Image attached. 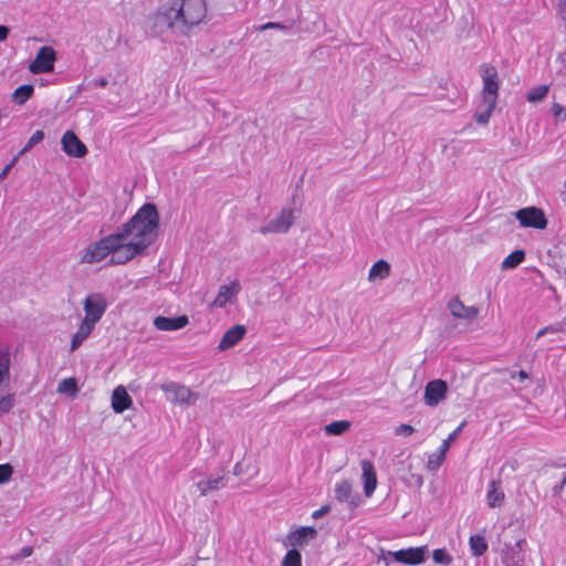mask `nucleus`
Masks as SVG:
<instances>
[{
    "mask_svg": "<svg viewBox=\"0 0 566 566\" xmlns=\"http://www.w3.org/2000/svg\"><path fill=\"white\" fill-rule=\"evenodd\" d=\"M159 213L154 203L143 205L117 232L87 245L80 262L94 264L112 255L109 263L125 264L142 255L155 242Z\"/></svg>",
    "mask_w": 566,
    "mask_h": 566,
    "instance_id": "f257e3e1",
    "label": "nucleus"
},
{
    "mask_svg": "<svg viewBox=\"0 0 566 566\" xmlns=\"http://www.w3.org/2000/svg\"><path fill=\"white\" fill-rule=\"evenodd\" d=\"M207 12L206 0H171L149 15L150 29L155 35L170 31L187 36L205 22Z\"/></svg>",
    "mask_w": 566,
    "mask_h": 566,
    "instance_id": "f03ea898",
    "label": "nucleus"
},
{
    "mask_svg": "<svg viewBox=\"0 0 566 566\" xmlns=\"http://www.w3.org/2000/svg\"><path fill=\"white\" fill-rule=\"evenodd\" d=\"M108 307V302L104 294L92 293L86 296L83 302V310L85 313L84 321L90 322L94 325L101 321Z\"/></svg>",
    "mask_w": 566,
    "mask_h": 566,
    "instance_id": "7ed1b4c3",
    "label": "nucleus"
},
{
    "mask_svg": "<svg viewBox=\"0 0 566 566\" xmlns=\"http://www.w3.org/2000/svg\"><path fill=\"white\" fill-rule=\"evenodd\" d=\"M161 389L167 395V399L172 403L190 406L199 398L198 392H193L187 386L174 381L164 384Z\"/></svg>",
    "mask_w": 566,
    "mask_h": 566,
    "instance_id": "20e7f679",
    "label": "nucleus"
},
{
    "mask_svg": "<svg viewBox=\"0 0 566 566\" xmlns=\"http://www.w3.org/2000/svg\"><path fill=\"white\" fill-rule=\"evenodd\" d=\"M295 221L294 210L284 208L277 216L271 219L265 226L260 228V233H286Z\"/></svg>",
    "mask_w": 566,
    "mask_h": 566,
    "instance_id": "39448f33",
    "label": "nucleus"
},
{
    "mask_svg": "<svg viewBox=\"0 0 566 566\" xmlns=\"http://www.w3.org/2000/svg\"><path fill=\"white\" fill-rule=\"evenodd\" d=\"M515 217L520 224L524 228H534L543 230L547 227V219L542 209L536 207H527L515 212Z\"/></svg>",
    "mask_w": 566,
    "mask_h": 566,
    "instance_id": "423d86ee",
    "label": "nucleus"
},
{
    "mask_svg": "<svg viewBox=\"0 0 566 566\" xmlns=\"http://www.w3.org/2000/svg\"><path fill=\"white\" fill-rule=\"evenodd\" d=\"M56 52L52 46H42L38 51L35 59L30 63L29 71L32 74L49 73L54 69Z\"/></svg>",
    "mask_w": 566,
    "mask_h": 566,
    "instance_id": "0eeeda50",
    "label": "nucleus"
},
{
    "mask_svg": "<svg viewBox=\"0 0 566 566\" xmlns=\"http://www.w3.org/2000/svg\"><path fill=\"white\" fill-rule=\"evenodd\" d=\"M480 74L483 80V99L489 101L492 99L493 97L494 103H496L499 91L496 69L491 64H483L480 67Z\"/></svg>",
    "mask_w": 566,
    "mask_h": 566,
    "instance_id": "6e6552de",
    "label": "nucleus"
},
{
    "mask_svg": "<svg viewBox=\"0 0 566 566\" xmlns=\"http://www.w3.org/2000/svg\"><path fill=\"white\" fill-rule=\"evenodd\" d=\"M463 427L464 422H462L453 432L449 434L447 439L442 441L437 452L429 455L427 462L428 470L436 471L441 467L442 462L446 459V453L448 452L451 443L457 439L459 433L462 431Z\"/></svg>",
    "mask_w": 566,
    "mask_h": 566,
    "instance_id": "1a4fd4ad",
    "label": "nucleus"
},
{
    "mask_svg": "<svg viewBox=\"0 0 566 566\" xmlns=\"http://www.w3.org/2000/svg\"><path fill=\"white\" fill-rule=\"evenodd\" d=\"M448 386L442 379L429 381L424 387L423 399L427 406H438L447 396Z\"/></svg>",
    "mask_w": 566,
    "mask_h": 566,
    "instance_id": "9d476101",
    "label": "nucleus"
},
{
    "mask_svg": "<svg viewBox=\"0 0 566 566\" xmlns=\"http://www.w3.org/2000/svg\"><path fill=\"white\" fill-rule=\"evenodd\" d=\"M426 546L409 547L406 549H399L397 552H387L398 563L407 565H419L426 559Z\"/></svg>",
    "mask_w": 566,
    "mask_h": 566,
    "instance_id": "9b49d317",
    "label": "nucleus"
},
{
    "mask_svg": "<svg viewBox=\"0 0 566 566\" xmlns=\"http://www.w3.org/2000/svg\"><path fill=\"white\" fill-rule=\"evenodd\" d=\"M63 151L75 158H82L87 154L85 144L72 130H66L61 139Z\"/></svg>",
    "mask_w": 566,
    "mask_h": 566,
    "instance_id": "f8f14e48",
    "label": "nucleus"
},
{
    "mask_svg": "<svg viewBox=\"0 0 566 566\" xmlns=\"http://www.w3.org/2000/svg\"><path fill=\"white\" fill-rule=\"evenodd\" d=\"M448 308L452 316L461 319L472 321L479 315L478 307L465 306L458 297H453L449 301Z\"/></svg>",
    "mask_w": 566,
    "mask_h": 566,
    "instance_id": "ddd939ff",
    "label": "nucleus"
},
{
    "mask_svg": "<svg viewBox=\"0 0 566 566\" xmlns=\"http://www.w3.org/2000/svg\"><path fill=\"white\" fill-rule=\"evenodd\" d=\"M240 292V284L238 281H233L230 284L221 285L219 292L212 303V306L224 307Z\"/></svg>",
    "mask_w": 566,
    "mask_h": 566,
    "instance_id": "4468645a",
    "label": "nucleus"
},
{
    "mask_svg": "<svg viewBox=\"0 0 566 566\" xmlns=\"http://www.w3.org/2000/svg\"><path fill=\"white\" fill-rule=\"evenodd\" d=\"M189 323L187 315H180L177 317H165L157 316L154 319V326L158 331H178L187 326Z\"/></svg>",
    "mask_w": 566,
    "mask_h": 566,
    "instance_id": "2eb2a0df",
    "label": "nucleus"
},
{
    "mask_svg": "<svg viewBox=\"0 0 566 566\" xmlns=\"http://www.w3.org/2000/svg\"><path fill=\"white\" fill-rule=\"evenodd\" d=\"M247 329L243 325H234L231 328H229L224 335L222 336L218 348L220 350L229 349L233 346H235L245 335Z\"/></svg>",
    "mask_w": 566,
    "mask_h": 566,
    "instance_id": "dca6fc26",
    "label": "nucleus"
},
{
    "mask_svg": "<svg viewBox=\"0 0 566 566\" xmlns=\"http://www.w3.org/2000/svg\"><path fill=\"white\" fill-rule=\"evenodd\" d=\"M133 403L130 396L123 386H118L112 394V408L116 413L127 410Z\"/></svg>",
    "mask_w": 566,
    "mask_h": 566,
    "instance_id": "f3484780",
    "label": "nucleus"
},
{
    "mask_svg": "<svg viewBox=\"0 0 566 566\" xmlns=\"http://www.w3.org/2000/svg\"><path fill=\"white\" fill-rule=\"evenodd\" d=\"M317 531L313 526H302L287 535V539L293 546H303L307 544L308 538H315Z\"/></svg>",
    "mask_w": 566,
    "mask_h": 566,
    "instance_id": "a211bd4d",
    "label": "nucleus"
},
{
    "mask_svg": "<svg viewBox=\"0 0 566 566\" xmlns=\"http://www.w3.org/2000/svg\"><path fill=\"white\" fill-rule=\"evenodd\" d=\"M361 470L364 478V492L367 496H370L377 485V476L374 464L368 460H364L361 461Z\"/></svg>",
    "mask_w": 566,
    "mask_h": 566,
    "instance_id": "6ab92c4d",
    "label": "nucleus"
},
{
    "mask_svg": "<svg viewBox=\"0 0 566 566\" xmlns=\"http://www.w3.org/2000/svg\"><path fill=\"white\" fill-rule=\"evenodd\" d=\"M501 481L492 480L486 492L488 505L491 509L501 507L505 500V493L501 490Z\"/></svg>",
    "mask_w": 566,
    "mask_h": 566,
    "instance_id": "aec40b11",
    "label": "nucleus"
},
{
    "mask_svg": "<svg viewBox=\"0 0 566 566\" xmlns=\"http://www.w3.org/2000/svg\"><path fill=\"white\" fill-rule=\"evenodd\" d=\"M94 328V324L82 319L81 324L77 327V331L72 336L70 350H76L83 344V342L92 334Z\"/></svg>",
    "mask_w": 566,
    "mask_h": 566,
    "instance_id": "412c9836",
    "label": "nucleus"
},
{
    "mask_svg": "<svg viewBox=\"0 0 566 566\" xmlns=\"http://www.w3.org/2000/svg\"><path fill=\"white\" fill-rule=\"evenodd\" d=\"M226 485L224 476L220 475L212 479L201 480L196 486L200 492L201 496H207L209 492L217 491Z\"/></svg>",
    "mask_w": 566,
    "mask_h": 566,
    "instance_id": "4be33fe9",
    "label": "nucleus"
},
{
    "mask_svg": "<svg viewBox=\"0 0 566 566\" xmlns=\"http://www.w3.org/2000/svg\"><path fill=\"white\" fill-rule=\"evenodd\" d=\"M496 103H494V99H482L481 105L479 106L478 111L474 114V118L478 124L480 125H486L490 120V117L495 108Z\"/></svg>",
    "mask_w": 566,
    "mask_h": 566,
    "instance_id": "5701e85b",
    "label": "nucleus"
},
{
    "mask_svg": "<svg viewBox=\"0 0 566 566\" xmlns=\"http://www.w3.org/2000/svg\"><path fill=\"white\" fill-rule=\"evenodd\" d=\"M389 274H390L389 263L385 260H379L371 265L369 273H368V280L371 282L377 279L384 280V279L388 277Z\"/></svg>",
    "mask_w": 566,
    "mask_h": 566,
    "instance_id": "b1692460",
    "label": "nucleus"
},
{
    "mask_svg": "<svg viewBox=\"0 0 566 566\" xmlns=\"http://www.w3.org/2000/svg\"><path fill=\"white\" fill-rule=\"evenodd\" d=\"M10 376V350L0 347V385Z\"/></svg>",
    "mask_w": 566,
    "mask_h": 566,
    "instance_id": "393cba45",
    "label": "nucleus"
},
{
    "mask_svg": "<svg viewBox=\"0 0 566 566\" xmlns=\"http://www.w3.org/2000/svg\"><path fill=\"white\" fill-rule=\"evenodd\" d=\"M34 87L31 84H24L14 90L12 99L17 105H23L33 94Z\"/></svg>",
    "mask_w": 566,
    "mask_h": 566,
    "instance_id": "a878e982",
    "label": "nucleus"
},
{
    "mask_svg": "<svg viewBox=\"0 0 566 566\" xmlns=\"http://www.w3.org/2000/svg\"><path fill=\"white\" fill-rule=\"evenodd\" d=\"M352 423L348 420L333 421L324 427L326 434L340 436L349 430Z\"/></svg>",
    "mask_w": 566,
    "mask_h": 566,
    "instance_id": "bb28decb",
    "label": "nucleus"
},
{
    "mask_svg": "<svg viewBox=\"0 0 566 566\" xmlns=\"http://www.w3.org/2000/svg\"><path fill=\"white\" fill-rule=\"evenodd\" d=\"M469 545L474 556H482L488 551V543L482 535H472L469 539Z\"/></svg>",
    "mask_w": 566,
    "mask_h": 566,
    "instance_id": "cd10ccee",
    "label": "nucleus"
},
{
    "mask_svg": "<svg viewBox=\"0 0 566 566\" xmlns=\"http://www.w3.org/2000/svg\"><path fill=\"white\" fill-rule=\"evenodd\" d=\"M56 391L75 397L78 391L76 379L74 377L62 379L57 385Z\"/></svg>",
    "mask_w": 566,
    "mask_h": 566,
    "instance_id": "c85d7f7f",
    "label": "nucleus"
},
{
    "mask_svg": "<svg viewBox=\"0 0 566 566\" xmlns=\"http://www.w3.org/2000/svg\"><path fill=\"white\" fill-rule=\"evenodd\" d=\"M525 259L524 250H515L510 253L502 262V269H514L520 265Z\"/></svg>",
    "mask_w": 566,
    "mask_h": 566,
    "instance_id": "c756f323",
    "label": "nucleus"
},
{
    "mask_svg": "<svg viewBox=\"0 0 566 566\" xmlns=\"http://www.w3.org/2000/svg\"><path fill=\"white\" fill-rule=\"evenodd\" d=\"M548 91L549 86L546 84L535 86L532 90H530V92L526 94V101L530 103L539 102L546 97Z\"/></svg>",
    "mask_w": 566,
    "mask_h": 566,
    "instance_id": "7c9ffc66",
    "label": "nucleus"
},
{
    "mask_svg": "<svg viewBox=\"0 0 566 566\" xmlns=\"http://www.w3.org/2000/svg\"><path fill=\"white\" fill-rule=\"evenodd\" d=\"M335 495L340 502L348 501L352 495V484L346 480L336 483Z\"/></svg>",
    "mask_w": 566,
    "mask_h": 566,
    "instance_id": "2f4dec72",
    "label": "nucleus"
},
{
    "mask_svg": "<svg viewBox=\"0 0 566 566\" xmlns=\"http://www.w3.org/2000/svg\"><path fill=\"white\" fill-rule=\"evenodd\" d=\"M432 559L436 564L450 566L453 562V557L448 553L446 548H437L432 552Z\"/></svg>",
    "mask_w": 566,
    "mask_h": 566,
    "instance_id": "473e14b6",
    "label": "nucleus"
},
{
    "mask_svg": "<svg viewBox=\"0 0 566 566\" xmlns=\"http://www.w3.org/2000/svg\"><path fill=\"white\" fill-rule=\"evenodd\" d=\"M44 139L43 130H35L29 138L24 147L17 154L19 157L30 151L35 145L40 144Z\"/></svg>",
    "mask_w": 566,
    "mask_h": 566,
    "instance_id": "72a5a7b5",
    "label": "nucleus"
},
{
    "mask_svg": "<svg viewBox=\"0 0 566 566\" xmlns=\"http://www.w3.org/2000/svg\"><path fill=\"white\" fill-rule=\"evenodd\" d=\"M282 566H302L301 553L294 548L287 551L282 560Z\"/></svg>",
    "mask_w": 566,
    "mask_h": 566,
    "instance_id": "f704fd0d",
    "label": "nucleus"
},
{
    "mask_svg": "<svg viewBox=\"0 0 566 566\" xmlns=\"http://www.w3.org/2000/svg\"><path fill=\"white\" fill-rule=\"evenodd\" d=\"M13 467L10 463L0 464V484L9 482L13 475Z\"/></svg>",
    "mask_w": 566,
    "mask_h": 566,
    "instance_id": "c9c22d12",
    "label": "nucleus"
},
{
    "mask_svg": "<svg viewBox=\"0 0 566 566\" xmlns=\"http://www.w3.org/2000/svg\"><path fill=\"white\" fill-rule=\"evenodd\" d=\"M14 405V399L12 395H7L0 398V417L8 413Z\"/></svg>",
    "mask_w": 566,
    "mask_h": 566,
    "instance_id": "e433bc0d",
    "label": "nucleus"
},
{
    "mask_svg": "<svg viewBox=\"0 0 566 566\" xmlns=\"http://www.w3.org/2000/svg\"><path fill=\"white\" fill-rule=\"evenodd\" d=\"M552 114L556 122H565L566 120V108L559 103H553L552 105Z\"/></svg>",
    "mask_w": 566,
    "mask_h": 566,
    "instance_id": "4c0bfd02",
    "label": "nucleus"
},
{
    "mask_svg": "<svg viewBox=\"0 0 566 566\" xmlns=\"http://www.w3.org/2000/svg\"><path fill=\"white\" fill-rule=\"evenodd\" d=\"M564 331L563 324H554L539 329L536 334V338H539L546 334H555Z\"/></svg>",
    "mask_w": 566,
    "mask_h": 566,
    "instance_id": "58836bf2",
    "label": "nucleus"
},
{
    "mask_svg": "<svg viewBox=\"0 0 566 566\" xmlns=\"http://www.w3.org/2000/svg\"><path fill=\"white\" fill-rule=\"evenodd\" d=\"M19 155H15L2 169V171L0 172V182L2 180H4L8 176V174L10 172V170L14 167V165L17 164V161L19 160Z\"/></svg>",
    "mask_w": 566,
    "mask_h": 566,
    "instance_id": "ea45409f",
    "label": "nucleus"
},
{
    "mask_svg": "<svg viewBox=\"0 0 566 566\" xmlns=\"http://www.w3.org/2000/svg\"><path fill=\"white\" fill-rule=\"evenodd\" d=\"M504 566H523V559L517 554L507 555L504 559Z\"/></svg>",
    "mask_w": 566,
    "mask_h": 566,
    "instance_id": "a19ab883",
    "label": "nucleus"
},
{
    "mask_svg": "<svg viewBox=\"0 0 566 566\" xmlns=\"http://www.w3.org/2000/svg\"><path fill=\"white\" fill-rule=\"evenodd\" d=\"M413 431V427H411L410 424L402 423L396 428L395 433L397 436H411Z\"/></svg>",
    "mask_w": 566,
    "mask_h": 566,
    "instance_id": "79ce46f5",
    "label": "nucleus"
},
{
    "mask_svg": "<svg viewBox=\"0 0 566 566\" xmlns=\"http://www.w3.org/2000/svg\"><path fill=\"white\" fill-rule=\"evenodd\" d=\"M290 27L279 23V22H268L260 27L261 31L268 30V29H279V30H287Z\"/></svg>",
    "mask_w": 566,
    "mask_h": 566,
    "instance_id": "37998d69",
    "label": "nucleus"
},
{
    "mask_svg": "<svg viewBox=\"0 0 566 566\" xmlns=\"http://www.w3.org/2000/svg\"><path fill=\"white\" fill-rule=\"evenodd\" d=\"M510 377H511V379L518 378V380L521 382H524L525 380L530 379V374L527 371H525V370L512 371L510 374Z\"/></svg>",
    "mask_w": 566,
    "mask_h": 566,
    "instance_id": "c03bdc74",
    "label": "nucleus"
},
{
    "mask_svg": "<svg viewBox=\"0 0 566 566\" xmlns=\"http://www.w3.org/2000/svg\"><path fill=\"white\" fill-rule=\"evenodd\" d=\"M331 511V506L329 505H324L322 506L321 509L314 511L312 513V517L317 520V518H321L323 517L325 514H327L328 512Z\"/></svg>",
    "mask_w": 566,
    "mask_h": 566,
    "instance_id": "a18cd8bd",
    "label": "nucleus"
},
{
    "mask_svg": "<svg viewBox=\"0 0 566 566\" xmlns=\"http://www.w3.org/2000/svg\"><path fill=\"white\" fill-rule=\"evenodd\" d=\"M565 485H566V475L564 476V479L560 481L559 484H557L553 488V493L555 495L559 494L564 490Z\"/></svg>",
    "mask_w": 566,
    "mask_h": 566,
    "instance_id": "49530a36",
    "label": "nucleus"
},
{
    "mask_svg": "<svg viewBox=\"0 0 566 566\" xmlns=\"http://www.w3.org/2000/svg\"><path fill=\"white\" fill-rule=\"evenodd\" d=\"M9 28L6 25H0V42L4 41L8 38Z\"/></svg>",
    "mask_w": 566,
    "mask_h": 566,
    "instance_id": "de8ad7c7",
    "label": "nucleus"
},
{
    "mask_svg": "<svg viewBox=\"0 0 566 566\" xmlns=\"http://www.w3.org/2000/svg\"><path fill=\"white\" fill-rule=\"evenodd\" d=\"M33 549L32 547L30 546H24L21 551H20V554L19 556L20 557H29L31 554H32Z\"/></svg>",
    "mask_w": 566,
    "mask_h": 566,
    "instance_id": "09e8293b",
    "label": "nucleus"
},
{
    "mask_svg": "<svg viewBox=\"0 0 566 566\" xmlns=\"http://www.w3.org/2000/svg\"><path fill=\"white\" fill-rule=\"evenodd\" d=\"M107 80L102 77V78H98V80H93L91 82L92 85H95V86H101V87H105L107 85Z\"/></svg>",
    "mask_w": 566,
    "mask_h": 566,
    "instance_id": "8fccbe9b",
    "label": "nucleus"
},
{
    "mask_svg": "<svg viewBox=\"0 0 566 566\" xmlns=\"http://www.w3.org/2000/svg\"><path fill=\"white\" fill-rule=\"evenodd\" d=\"M378 559H384L385 562H387L386 557H385V552L381 551V555L378 557ZM386 566H388V563H386Z\"/></svg>",
    "mask_w": 566,
    "mask_h": 566,
    "instance_id": "3c124183",
    "label": "nucleus"
},
{
    "mask_svg": "<svg viewBox=\"0 0 566 566\" xmlns=\"http://www.w3.org/2000/svg\"><path fill=\"white\" fill-rule=\"evenodd\" d=\"M57 566H61V565H57Z\"/></svg>",
    "mask_w": 566,
    "mask_h": 566,
    "instance_id": "603ef678",
    "label": "nucleus"
}]
</instances>
